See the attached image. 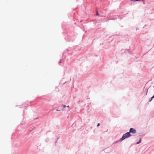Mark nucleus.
<instances>
[{
	"label": "nucleus",
	"instance_id": "nucleus-1",
	"mask_svg": "<svg viewBox=\"0 0 154 154\" xmlns=\"http://www.w3.org/2000/svg\"><path fill=\"white\" fill-rule=\"evenodd\" d=\"M131 136V134L129 133V132H127V133L124 134L122 138L120 139V140H123L129 137H130Z\"/></svg>",
	"mask_w": 154,
	"mask_h": 154
},
{
	"label": "nucleus",
	"instance_id": "nucleus-2",
	"mask_svg": "<svg viewBox=\"0 0 154 154\" xmlns=\"http://www.w3.org/2000/svg\"><path fill=\"white\" fill-rule=\"evenodd\" d=\"M129 133H131L132 134H135L136 133V131L133 128H131L129 130Z\"/></svg>",
	"mask_w": 154,
	"mask_h": 154
},
{
	"label": "nucleus",
	"instance_id": "nucleus-3",
	"mask_svg": "<svg viewBox=\"0 0 154 154\" xmlns=\"http://www.w3.org/2000/svg\"><path fill=\"white\" fill-rule=\"evenodd\" d=\"M141 139H140V140L137 143V144H138L140 143L141 142Z\"/></svg>",
	"mask_w": 154,
	"mask_h": 154
},
{
	"label": "nucleus",
	"instance_id": "nucleus-4",
	"mask_svg": "<svg viewBox=\"0 0 154 154\" xmlns=\"http://www.w3.org/2000/svg\"><path fill=\"white\" fill-rule=\"evenodd\" d=\"M154 98V95L151 97V100H150V101H151L153 98Z\"/></svg>",
	"mask_w": 154,
	"mask_h": 154
},
{
	"label": "nucleus",
	"instance_id": "nucleus-5",
	"mask_svg": "<svg viewBox=\"0 0 154 154\" xmlns=\"http://www.w3.org/2000/svg\"><path fill=\"white\" fill-rule=\"evenodd\" d=\"M131 1H133V2H137V0H131Z\"/></svg>",
	"mask_w": 154,
	"mask_h": 154
},
{
	"label": "nucleus",
	"instance_id": "nucleus-6",
	"mask_svg": "<svg viewBox=\"0 0 154 154\" xmlns=\"http://www.w3.org/2000/svg\"><path fill=\"white\" fill-rule=\"evenodd\" d=\"M96 14L97 15H99V13H98V11H97V12H96Z\"/></svg>",
	"mask_w": 154,
	"mask_h": 154
},
{
	"label": "nucleus",
	"instance_id": "nucleus-7",
	"mask_svg": "<svg viewBox=\"0 0 154 154\" xmlns=\"http://www.w3.org/2000/svg\"><path fill=\"white\" fill-rule=\"evenodd\" d=\"M62 106H63L64 108H65L66 107V106L65 105H62Z\"/></svg>",
	"mask_w": 154,
	"mask_h": 154
},
{
	"label": "nucleus",
	"instance_id": "nucleus-8",
	"mask_svg": "<svg viewBox=\"0 0 154 154\" xmlns=\"http://www.w3.org/2000/svg\"><path fill=\"white\" fill-rule=\"evenodd\" d=\"M100 125V123H98L97 125V127H98Z\"/></svg>",
	"mask_w": 154,
	"mask_h": 154
},
{
	"label": "nucleus",
	"instance_id": "nucleus-9",
	"mask_svg": "<svg viewBox=\"0 0 154 154\" xmlns=\"http://www.w3.org/2000/svg\"><path fill=\"white\" fill-rule=\"evenodd\" d=\"M67 107H69V106L68 105V106H67Z\"/></svg>",
	"mask_w": 154,
	"mask_h": 154
},
{
	"label": "nucleus",
	"instance_id": "nucleus-10",
	"mask_svg": "<svg viewBox=\"0 0 154 154\" xmlns=\"http://www.w3.org/2000/svg\"><path fill=\"white\" fill-rule=\"evenodd\" d=\"M57 111H60V110H57Z\"/></svg>",
	"mask_w": 154,
	"mask_h": 154
},
{
	"label": "nucleus",
	"instance_id": "nucleus-11",
	"mask_svg": "<svg viewBox=\"0 0 154 154\" xmlns=\"http://www.w3.org/2000/svg\"><path fill=\"white\" fill-rule=\"evenodd\" d=\"M153 87L154 88V85Z\"/></svg>",
	"mask_w": 154,
	"mask_h": 154
}]
</instances>
